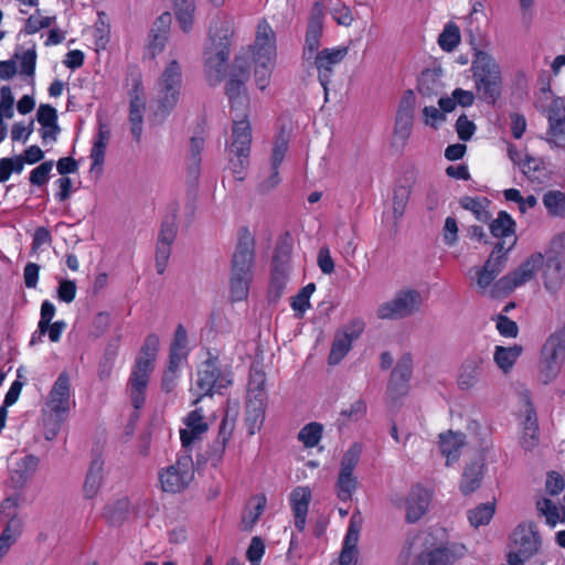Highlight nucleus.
Segmentation results:
<instances>
[{
	"mask_svg": "<svg viewBox=\"0 0 565 565\" xmlns=\"http://www.w3.org/2000/svg\"><path fill=\"white\" fill-rule=\"evenodd\" d=\"M233 33L232 17L224 12H217L212 17L203 53L205 73L212 85L221 83L224 78Z\"/></svg>",
	"mask_w": 565,
	"mask_h": 565,
	"instance_id": "nucleus-1",
	"label": "nucleus"
},
{
	"mask_svg": "<svg viewBox=\"0 0 565 565\" xmlns=\"http://www.w3.org/2000/svg\"><path fill=\"white\" fill-rule=\"evenodd\" d=\"M74 406L75 398L71 386V377L67 372H62L53 383L42 409L46 440H53L56 437L61 424Z\"/></svg>",
	"mask_w": 565,
	"mask_h": 565,
	"instance_id": "nucleus-2",
	"label": "nucleus"
},
{
	"mask_svg": "<svg viewBox=\"0 0 565 565\" xmlns=\"http://www.w3.org/2000/svg\"><path fill=\"white\" fill-rule=\"evenodd\" d=\"M471 72L479 98L488 104H494L502 93L501 68L494 57L475 47Z\"/></svg>",
	"mask_w": 565,
	"mask_h": 565,
	"instance_id": "nucleus-3",
	"label": "nucleus"
},
{
	"mask_svg": "<svg viewBox=\"0 0 565 565\" xmlns=\"http://www.w3.org/2000/svg\"><path fill=\"white\" fill-rule=\"evenodd\" d=\"M207 127L204 119H200L189 139L185 151V170H186V185L188 196L195 198L198 193L199 179L201 174L202 150L207 137Z\"/></svg>",
	"mask_w": 565,
	"mask_h": 565,
	"instance_id": "nucleus-4",
	"label": "nucleus"
},
{
	"mask_svg": "<svg viewBox=\"0 0 565 565\" xmlns=\"http://www.w3.org/2000/svg\"><path fill=\"white\" fill-rule=\"evenodd\" d=\"M565 360V328L552 333L542 348L539 364L540 379L543 384L553 382Z\"/></svg>",
	"mask_w": 565,
	"mask_h": 565,
	"instance_id": "nucleus-5",
	"label": "nucleus"
},
{
	"mask_svg": "<svg viewBox=\"0 0 565 565\" xmlns=\"http://www.w3.org/2000/svg\"><path fill=\"white\" fill-rule=\"evenodd\" d=\"M248 78V61L245 57H235L225 86V94L231 105V115H234L236 111H246L248 114L249 97L245 87Z\"/></svg>",
	"mask_w": 565,
	"mask_h": 565,
	"instance_id": "nucleus-6",
	"label": "nucleus"
},
{
	"mask_svg": "<svg viewBox=\"0 0 565 565\" xmlns=\"http://www.w3.org/2000/svg\"><path fill=\"white\" fill-rule=\"evenodd\" d=\"M511 537L512 550L508 554L509 565H524L540 550L541 537L533 522L519 524Z\"/></svg>",
	"mask_w": 565,
	"mask_h": 565,
	"instance_id": "nucleus-7",
	"label": "nucleus"
},
{
	"mask_svg": "<svg viewBox=\"0 0 565 565\" xmlns=\"http://www.w3.org/2000/svg\"><path fill=\"white\" fill-rule=\"evenodd\" d=\"M422 302V295L417 290H399L393 299L379 306L376 315L383 320L403 319L417 312Z\"/></svg>",
	"mask_w": 565,
	"mask_h": 565,
	"instance_id": "nucleus-8",
	"label": "nucleus"
},
{
	"mask_svg": "<svg viewBox=\"0 0 565 565\" xmlns=\"http://www.w3.org/2000/svg\"><path fill=\"white\" fill-rule=\"evenodd\" d=\"M290 257L291 245L287 242L279 243L273 257L271 278L268 289V299L270 302H277L285 291L289 274Z\"/></svg>",
	"mask_w": 565,
	"mask_h": 565,
	"instance_id": "nucleus-9",
	"label": "nucleus"
},
{
	"mask_svg": "<svg viewBox=\"0 0 565 565\" xmlns=\"http://www.w3.org/2000/svg\"><path fill=\"white\" fill-rule=\"evenodd\" d=\"M542 93L546 99H551L545 109L550 124L545 140L551 147L565 149L564 100L562 98H554L550 87L543 88Z\"/></svg>",
	"mask_w": 565,
	"mask_h": 565,
	"instance_id": "nucleus-10",
	"label": "nucleus"
},
{
	"mask_svg": "<svg viewBox=\"0 0 565 565\" xmlns=\"http://www.w3.org/2000/svg\"><path fill=\"white\" fill-rule=\"evenodd\" d=\"M324 17L326 11L323 3L320 1L315 2L309 13L305 34V44L302 47V60L305 62H311L313 54L319 52L323 35Z\"/></svg>",
	"mask_w": 565,
	"mask_h": 565,
	"instance_id": "nucleus-11",
	"label": "nucleus"
},
{
	"mask_svg": "<svg viewBox=\"0 0 565 565\" xmlns=\"http://www.w3.org/2000/svg\"><path fill=\"white\" fill-rule=\"evenodd\" d=\"M232 379L228 372H223L217 365L216 358H209L202 363L198 372L196 386L200 396L213 393H221L223 388L231 385Z\"/></svg>",
	"mask_w": 565,
	"mask_h": 565,
	"instance_id": "nucleus-12",
	"label": "nucleus"
},
{
	"mask_svg": "<svg viewBox=\"0 0 565 565\" xmlns=\"http://www.w3.org/2000/svg\"><path fill=\"white\" fill-rule=\"evenodd\" d=\"M348 46H339L332 49H323L316 54L310 63L313 64L318 72V79L323 87L326 98L328 97V85L334 72V66L341 63L348 55Z\"/></svg>",
	"mask_w": 565,
	"mask_h": 565,
	"instance_id": "nucleus-13",
	"label": "nucleus"
},
{
	"mask_svg": "<svg viewBox=\"0 0 565 565\" xmlns=\"http://www.w3.org/2000/svg\"><path fill=\"white\" fill-rule=\"evenodd\" d=\"M255 239L247 227H242L232 257L231 274L252 275Z\"/></svg>",
	"mask_w": 565,
	"mask_h": 565,
	"instance_id": "nucleus-14",
	"label": "nucleus"
},
{
	"mask_svg": "<svg viewBox=\"0 0 565 565\" xmlns=\"http://www.w3.org/2000/svg\"><path fill=\"white\" fill-rule=\"evenodd\" d=\"M544 256L541 253H534L526 258L514 271L502 277L497 286L500 289L511 291L514 288L531 280L536 270L543 265Z\"/></svg>",
	"mask_w": 565,
	"mask_h": 565,
	"instance_id": "nucleus-15",
	"label": "nucleus"
},
{
	"mask_svg": "<svg viewBox=\"0 0 565 565\" xmlns=\"http://www.w3.org/2000/svg\"><path fill=\"white\" fill-rule=\"evenodd\" d=\"M183 424L184 428L179 430V435L182 447L185 449H191L196 443L201 441L210 428L202 408L191 411L183 418Z\"/></svg>",
	"mask_w": 565,
	"mask_h": 565,
	"instance_id": "nucleus-16",
	"label": "nucleus"
},
{
	"mask_svg": "<svg viewBox=\"0 0 565 565\" xmlns=\"http://www.w3.org/2000/svg\"><path fill=\"white\" fill-rule=\"evenodd\" d=\"M413 374V359L409 353L401 356L392 371L387 385V394L392 401L405 396L408 392V382Z\"/></svg>",
	"mask_w": 565,
	"mask_h": 565,
	"instance_id": "nucleus-17",
	"label": "nucleus"
},
{
	"mask_svg": "<svg viewBox=\"0 0 565 565\" xmlns=\"http://www.w3.org/2000/svg\"><path fill=\"white\" fill-rule=\"evenodd\" d=\"M232 117V136L228 153H250L252 127L246 111H236Z\"/></svg>",
	"mask_w": 565,
	"mask_h": 565,
	"instance_id": "nucleus-18",
	"label": "nucleus"
},
{
	"mask_svg": "<svg viewBox=\"0 0 565 565\" xmlns=\"http://www.w3.org/2000/svg\"><path fill=\"white\" fill-rule=\"evenodd\" d=\"M363 329L364 322L361 320H354L350 327H347L342 331H338L335 333L328 359L329 364L335 365L340 363V361L351 350L353 340L360 337Z\"/></svg>",
	"mask_w": 565,
	"mask_h": 565,
	"instance_id": "nucleus-19",
	"label": "nucleus"
},
{
	"mask_svg": "<svg viewBox=\"0 0 565 565\" xmlns=\"http://www.w3.org/2000/svg\"><path fill=\"white\" fill-rule=\"evenodd\" d=\"M159 110L169 114L177 105V62L172 61L158 84Z\"/></svg>",
	"mask_w": 565,
	"mask_h": 565,
	"instance_id": "nucleus-20",
	"label": "nucleus"
},
{
	"mask_svg": "<svg viewBox=\"0 0 565 565\" xmlns=\"http://www.w3.org/2000/svg\"><path fill=\"white\" fill-rule=\"evenodd\" d=\"M129 122L131 135L139 142L142 136L143 114L146 110L145 92L140 82H136L129 92Z\"/></svg>",
	"mask_w": 565,
	"mask_h": 565,
	"instance_id": "nucleus-21",
	"label": "nucleus"
},
{
	"mask_svg": "<svg viewBox=\"0 0 565 565\" xmlns=\"http://www.w3.org/2000/svg\"><path fill=\"white\" fill-rule=\"evenodd\" d=\"M465 546L454 544L451 546L435 547L422 552L415 565H451L456 559L465 554Z\"/></svg>",
	"mask_w": 565,
	"mask_h": 565,
	"instance_id": "nucleus-22",
	"label": "nucleus"
},
{
	"mask_svg": "<svg viewBox=\"0 0 565 565\" xmlns=\"http://www.w3.org/2000/svg\"><path fill=\"white\" fill-rule=\"evenodd\" d=\"M515 221L505 211H500L495 218L489 221V230L499 242H505L507 250H511L518 241L515 235Z\"/></svg>",
	"mask_w": 565,
	"mask_h": 565,
	"instance_id": "nucleus-23",
	"label": "nucleus"
},
{
	"mask_svg": "<svg viewBox=\"0 0 565 565\" xmlns=\"http://www.w3.org/2000/svg\"><path fill=\"white\" fill-rule=\"evenodd\" d=\"M484 362L486 358L481 353H473L463 361L458 375V385L461 390H469L479 382Z\"/></svg>",
	"mask_w": 565,
	"mask_h": 565,
	"instance_id": "nucleus-24",
	"label": "nucleus"
},
{
	"mask_svg": "<svg viewBox=\"0 0 565 565\" xmlns=\"http://www.w3.org/2000/svg\"><path fill=\"white\" fill-rule=\"evenodd\" d=\"M152 371L134 365L127 392L130 396L131 404L136 411L140 409L146 401V390Z\"/></svg>",
	"mask_w": 565,
	"mask_h": 565,
	"instance_id": "nucleus-25",
	"label": "nucleus"
},
{
	"mask_svg": "<svg viewBox=\"0 0 565 565\" xmlns=\"http://www.w3.org/2000/svg\"><path fill=\"white\" fill-rule=\"evenodd\" d=\"M430 500L429 490L420 486L413 487L406 499V522H417L426 513Z\"/></svg>",
	"mask_w": 565,
	"mask_h": 565,
	"instance_id": "nucleus-26",
	"label": "nucleus"
},
{
	"mask_svg": "<svg viewBox=\"0 0 565 565\" xmlns=\"http://www.w3.org/2000/svg\"><path fill=\"white\" fill-rule=\"evenodd\" d=\"M177 237V227L174 221H166L162 224L157 253H156V267L159 274H162L166 269L167 262L172 250V244Z\"/></svg>",
	"mask_w": 565,
	"mask_h": 565,
	"instance_id": "nucleus-27",
	"label": "nucleus"
},
{
	"mask_svg": "<svg viewBox=\"0 0 565 565\" xmlns=\"http://www.w3.org/2000/svg\"><path fill=\"white\" fill-rule=\"evenodd\" d=\"M362 518L360 513H353L350 520L349 529L343 541L342 551L339 557L340 565H351L356 561V544L361 530Z\"/></svg>",
	"mask_w": 565,
	"mask_h": 565,
	"instance_id": "nucleus-28",
	"label": "nucleus"
},
{
	"mask_svg": "<svg viewBox=\"0 0 565 565\" xmlns=\"http://www.w3.org/2000/svg\"><path fill=\"white\" fill-rule=\"evenodd\" d=\"M441 68H426L422 71L417 78L416 89L424 99H433L437 97L444 88L441 82Z\"/></svg>",
	"mask_w": 565,
	"mask_h": 565,
	"instance_id": "nucleus-29",
	"label": "nucleus"
},
{
	"mask_svg": "<svg viewBox=\"0 0 565 565\" xmlns=\"http://www.w3.org/2000/svg\"><path fill=\"white\" fill-rule=\"evenodd\" d=\"M104 482V462L99 458L94 459L86 473L83 494L85 499H94L99 493Z\"/></svg>",
	"mask_w": 565,
	"mask_h": 565,
	"instance_id": "nucleus-30",
	"label": "nucleus"
},
{
	"mask_svg": "<svg viewBox=\"0 0 565 565\" xmlns=\"http://www.w3.org/2000/svg\"><path fill=\"white\" fill-rule=\"evenodd\" d=\"M543 282L545 289L551 294H556L563 286L565 279V265L554 262L553 259L545 258L543 263Z\"/></svg>",
	"mask_w": 565,
	"mask_h": 565,
	"instance_id": "nucleus-31",
	"label": "nucleus"
},
{
	"mask_svg": "<svg viewBox=\"0 0 565 565\" xmlns=\"http://www.w3.org/2000/svg\"><path fill=\"white\" fill-rule=\"evenodd\" d=\"M134 509L128 498H120L104 508L103 518L113 526L121 525Z\"/></svg>",
	"mask_w": 565,
	"mask_h": 565,
	"instance_id": "nucleus-32",
	"label": "nucleus"
},
{
	"mask_svg": "<svg viewBox=\"0 0 565 565\" xmlns=\"http://www.w3.org/2000/svg\"><path fill=\"white\" fill-rule=\"evenodd\" d=\"M483 466L482 459L473 460L466 466L460 481V490L463 494H470L480 487L483 477Z\"/></svg>",
	"mask_w": 565,
	"mask_h": 565,
	"instance_id": "nucleus-33",
	"label": "nucleus"
},
{
	"mask_svg": "<svg viewBox=\"0 0 565 565\" xmlns=\"http://www.w3.org/2000/svg\"><path fill=\"white\" fill-rule=\"evenodd\" d=\"M265 406L266 401L262 398L246 399V425L250 435L260 429L265 419Z\"/></svg>",
	"mask_w": 565,
	"mask_h": 565,
	"instance_id": "nucleus-34",
	"label": "nucleus"
},
{
	"mask_svg": "<svg viewBox=\"0 0 565 565\" xmlns=\"http://www.w3.org/2000/svg\"><path fill=\"white\" fill-rule=\"evenodd\" d=\"M463 444V434L448 431L447 434L440 435V450L441 454L447 457V466L450 465L451 460H457L459 450Z\"/></svg>",
	"mask_w": 565,
	"mask_h": 565,
	"instance_id": "nucleus-35",
	"label": "nucleus"
},
{
	"mask_svg": "<svg viewBox=\"0 0 565 565\" xmlns=\"http://www.w3.org/2000/svg\"><path fill=\"white\" fill-rule=\"evenodd\" d=\"M542 202L551 217L565 218V192L548 190L543 194Z\"/></svg>",
	"mask_w": 565,
	"mask_h": 565,
	"instance_id": "nucleus-36",
	"label": "nucleus"
},
{
	"mask_svg": "<svg viewBox=\"0 0 565 565\" xmlns=\"http://www.w3.org/2000/svg\"><path fill=\"white\" fill-rule=\"evenodd\" d=\"M158 349L159 338L154 334L148 335L145 340V343L141 347L140 353L135 362V365L152 371Z\"/></svg>",
	"mask_w": 565,
	"mask_h": 565,
	"instance_id": "nucleus-37",
	"label": "nucleus"
},
{
	"mask_svg": "<svg viewBox=\"0 0 565 565\" xmlns=\"http://www.w3.org/2000/svg\"><path fill=\"white\" fill-rule=\"evenodd\" d=\"M230 408L226 409L225 415L220 424L218 435L214 443L215 450L223 451L226 443L232 436L235 427L236 417L238 414V403L233 404V416L230 418Z\"/></svg>",
	"mask_w": 565,
	"mask_h": 565,
	"instance_id": "nucleus-38",
	"label": "nucleus"
},
{
	"mask_svg": "<svg viewBox=\"0 0 565 565\" xmlns=\"http://www.w3.org/2000/svg\"><path fill=\"white\" fill-rule=\"evenodd\" d=\"M459 204L462 209L472 212L476 218L482 223H488L491 220V214L488 211L490 201L487 198L462 196Z\"/></svg>",
	"mask_w": 565,
	"mask_h": 565,
	"instance_id": "nucleus-39",
	"label": "nucleus"
},
{
	"mask_svg": "<svg viewBox=\"0 0 565 565\" xmlns=\"http://www.w3.org/2000/svg\"><path fill=\"white\" fill-rule=\"evenodd\" d=\"M196 21V1L179 0V31L191 33Z\"/></svg>",
	"mask_w": 565,
	"mask_h": 565,
	"instance_id": "nucleus-40",
	"label": "nucleus"
},
{
	"mask_svg": "<svg viewBox=\"0 0 565 565\" xmlns=\"http://www.w3.org/2000/svg\"><path fill=\"white\" fill-rule=\"evenodd\" d=\"M38 466L39 459L35 456H24L14 463L13 478L20 483H25L35 473Z\"/></svg>",
	"mask_w": 565,
	"mask_h": 565,
	"instance_id": "nucleus-41",
	"label": "nucleus"
},
{
	"mask_svg": "<svg viewBox=\"0 0 565 565\" xmlns=\"http://www.w3.org/2000/svg\"><path fill=\"white\" fill-rule=\"evenodd\" d=\"M509 252L505 248V242H497L482 267L486 268V271H491L498 276L507 264Z\"/></svg>",
	"mask_w": 565,
	"mask_h": 565,
	"instance_id": "nucleus-42",
	"label": "nucleus"
},
{
	"mask_svg": "<svg viewBox=\"0 0 565 565\" xmlns=\"http://www.w3.org/2000/svg\"><path fill=\"white\" fill-rule=\"evenodd\" d=\"M521 353V345L515 344L508 348L498 345L495 347L493 359L499 369H501L503 372H508L513 366Z\"/></svg>",
	"mask_w": 565,
	"mask_h": 565,
	"instance_id": "nucleus-43",
	"label": "nucleus"
},
{
	"mask_svg": "<svg viewBox=\"0 0 565 565\" xmlns=\"http://www.w3.org/2000/svg\"><path fill=\"white\" fill-rule=\"evenodd\" d=\"M252 275L231 274L230 290L233 301H242L247 298Z\"/></svg>",
	"mask_w": 565,
	"mask_h": 565,
	"instance_id": "nucleus-44",
	"label": "nucleus"
},
{
	"mask_svg": "<svg viewBox=\"0 0 565 565\" xmlns=\"http://www.w3.org/2000/svg\"><path fill=\"white\" fill-rule=\"evenodd\" d=\"M266 375L263 371L252 369L249 373L247 398H262L267 401V393L265 391Z\"/></svg>",
	"mask_w": 565,
	"mask_h": 565,
	"instance_id": "nucleus-45",
	"label": "nucleus"
},
{
	"mask_svg": "<svg viewBox=\"0 0 565 565\" xmlns=\"http://www.w3.org/2000/svg\"><path fill=\"white\" fill-rule=\"evenodd\" d=\"M253 501L255 502L254 507L245 511L242 516V527L244 531L253 529L266 507L265 495H256L253 498Z\"/></svg>",
	"mask_w": 565,
	"mask_h": 565,
	"instance_id": "nucleus-46",
	"label": "nucleus"
},
{
	"mask_svg": "<svg viewBox=\"0 0 565 565\" xmlns=\"http://www.w3.org/2000/svg\"><path fill=\"white\" fill-rule=\"evenodd\" d=\"M520 397L524 406V419L522 420V430L539 429L536 412L532 405L530 391L524 388L520 392Z\"/></svg>",
	"mask_w": 565,
	"mask_h": 565,
	"instance_id": "nucleus-47",
	"label": "nucleus"
},
{
	"mask_svg": "<svg viewBox=\"0 0 565 565\" xmlns=\"http://www.w3.org/2000/svg\"><path fill=\"white\" fill-rule=\"evenodd\" d=\"M311 491L308 487H297L290 493V505L294 513H308Z\"/></svg>",
	"mask_w": 565,
	"mask_h": 565,
	"instance_id": "nucleus-48",
	"label": "nucleus"
},
{
	"mask_svg": "<svg viewBox=\"0 0 565 565\" xmlns=\"http://www.w3.org/2000/svg\"><path fill=\"white\" fill-rule=\"evenodd\" d=\"M460 43L459 28L454 23H448L438 36L439 46L446 51H454Z\"/></svg>",
	"mask_w": 565,
	"mask_h": 565,
	"instance_id": "nucleus-49",
	"label": "nucleus"
},
{
	"mask_svg": "<svg viewBox=\"0 0 565 565\" xmlns=\"http://www.w3.org/2000/svg\"><path fill=\"white\" fill-rule=\"evenodd\" d=\"M494 514L493 503H482L468 512V519L472 526L478 527L490 522Z\"/></svg>",
	"mask_w": 565,
	"mask_h": 565,
	"instance_id": "nucleus-50",
	"label": "nucleus"
},
{
	"mask_svg": "<svg viewBox=\"0 0 565 565\" xmlns=\"http://www.w3.org/2000/svg\"><path fill=\"white\" fill-rule=\"evenodd\" d=\"M316 290V285L310 282L302 287L299 292L291 298V308L297 312L298 318H301L305 311L310 307V297Z\"/></svg>",
	"mask_w": 565,
	"mask_h": 565,
	"instance_id": "nucleus-51",
	"label": "nucleus"
},
{
	"mask_svg": "<svg viewBox=\"0 0 565 565\" xmlns=\"http://www.w3.org/2000/svg\"><path fill=\"white\" fill-rule=\"evenodd\" d=\"M177 340L170 347V361L168 370L163 374L162 388L166 392H172L177 387Z\"/></svg>",
	"mask_w": 565,
	"mask_h": 565,
	"instance_id": "nucleus-52",
	"label": "nucleus"
},
{
	"mask_svg": "<svg viewBox=\"0 0 565 565\" xmlns=\"http://www.w3.org/2000/svg\"><path fill=\"white\" fill-rule=\"evenodd\" d=\"M356 486L358 480L355 477H353V473L340 471L337 481L338 498L341 501H349L352 497V493L355 491Z\"/></svg>",
	"mask_w": 565,
	"mask_h": 565,
	"instance_id": "nucleus-53",
	"label": "nucleus"
},
{
	"mask_svg": "<svg viewBox=\"0 0 565 565\" xmlns=\"http://www.w3.org/2000/svg\"><path fill=\"white\" fill-rule=\"evenodd\" d=\"M322 435V425L319 423H310L301 428L298 438L308 448H312L318 445Z\"/></svg>",
	"mask_w": 565,
	"mask_h": 565,
	"instance_id": "nucleus-54",
	"label": "nucleus"
},
{
	"mask_svg": "<svg viewBox=\"0 0 565 565\" xmlns=\"http://www.w3.org/2000/svg\"><path fill=\"white\" fill-rule=\"evenodd\" d=\"M544 257L565 265V232L552 238Z\"/></svg>",
	"mask_w": 565,
	"mask_h": 565,
	"instance_id": "nucleus-55",
	"label": "nucleus"
},
{
	"mask_svg": "<svg viewBox=\"0 0 565 565\" xmlns=\"http://www.w3.org/2000/svg\"><path fill=\"white\" fill-rule=\"evenodd\" d=\"M361 454H362V445L359 443L352 444L351 447L344 452V455L341 459L340 471L353 473L354 468L359 463Z\"/></svg>",
	"mask_w": 565,
	"mask_h": 565,
	"instance_id": "nucleus-56",
	"label": "nucleus"
},
{
	"mask_svg": "<svg viewBox=\"0 0 565 565\" xmlns=\"http://www.w3.org/2000/svg\"><path fill=\"white\" fill-rule=\"evenodd\" d=\"M228 156L232 173L236 180L243 181L245 179L244 172L249 164V153L233 152Z\"/></svg>",
	"mask_w": 565,
	"mask_h": 565,
	"instance_id": "nucleus-57",
	"label": "nucleus"
},
{
	"mask_svg": "<svg viewBox=\"0 0 565 565\" xmlns=\"http://www.w3.org/2000/svg\"><path fill=\"white\" fill-rule=\"evenodd\" d=\"M255 47L256 66H273L276 56V44H264Z\"/></svg>",
	"mask_w": 565,
	"mask_h": 565,
	"instance_id": "nucleus-58",
	"label": "nucleus"
},
{
	"mask_svg": "<svg viewBox=\"0 0 565 565\" xmlns=\"http://www.w3.org/2000/svg\"><path fill=\"white\" fill-rule=\"evenodd\" d=\"M411 194V190L408 186L398 185L394 189L393 194V213L395 218H399L405 211L406 204L408 202Z\"/></svg>",
	"mask_w": 565,
	"mask_h": 565,
	"instance_id": "nucleus-59",
	"label": "nucleus"
},
{
	"mask_svg": "<svg viewBox=\"0 0 565 565\" xmlns=\"http://www.w3.org/2000/svg\"><path fill=\"white\" fill-rule=\"evenodd\" d=\"M55 18L53 17L42 15L41 12L38 10L25 21L24 31L28 34H34L42 29L51 26Z\"/></svg>",
	"mask_w": 565,
	"mask_h": 565,
	"instance_id": "nucleus-60",
	"label": "nucleus"
},
{
	"mask_svg": "<svg viewBox=\"0 0 565 565\" xmlns=\"http://www.w3.org/2000/svg\"><path fill=\"white\" fill-rule=\"evenodd\" d=\"M413 122L414 117L396 113L394 132L395 137L402 140L403 143H405L411 136Z\"/></svg>",
	"mask_w": 565,
	"mask_h": 565,
	"instance_id": "nucleus-61",
	"label": "nucleus"
},
{
	"mask_svg": "<svg viewBox=\"0 0 565 565\" xmlns=\"http://www.w3.org/2000/svg\"><path fill=\"white\" fill-rule=\"evenodd\" d=\"M20 74L22 76L31 77L33 79L36 64V52L33 49L24 51L20 56Z\"/></svg>",
	"mask_w": 565,
	"mask_h": 565,
	"instance_id": "nucleus-62",
	"label": "nucleus"
},
{
	"mask_svg": "<svg viewBox=\"0 0 565 565\" xmlns=\"http://www.w3.org/2000/svg\"><path fill=\"white\" fill-rule=\"evenodd\" d=\"M159 481L163 492L174 493L177 491V468L174 465L162 469L159 472Z\"/></svg>",
	"mask_w": 565,
	"mask_h": 565,
	"instance_id": "nucleus-63",
	"label": "nucleus"
},
{
	"mask_svg": "<svg viewBox=\"0 0 565 565\" xmlns=\"http://www.w3.org/2000/svg\"><path fill=\"white\" fill-rule=\"evenodd\" d=\"M288 137L281 131L274 143L273 154H271V168H279V164L282 162L285 154L288 150Z\"/></svg>",
	"mask_w": 565,
	"mask_h": 565,
	"instance_id": "nucleus-64",
	"label": "nucleus"
}]
</instances>
